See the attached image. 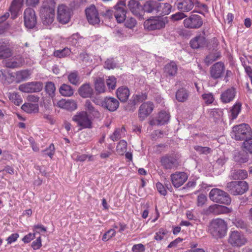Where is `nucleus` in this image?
<instances>
[{"instance_id": "1", "label": "nucleus", "mask_w": 252, "mask_h": 252, "mask_svg": "<svg viewBox=\"0 0 252 252\" xmlns=\"http://www.w3.org/2000/svg\"><path fill=\"white\" fill-rule=\"evenodd\" d=\"M227 224L223 219L217 218L212 220L209 223L208 232L216 238H221L226 235Z\"/></svg>"}, {"instance_id": "2", "label": "nucleus", "mask_w": 252, "mask_h": 252, "mask_svg": "<svg viewBox=\"0 0 252 252\" xmlns=\"http://www.w3.org/2000/svg\"><path fill=\"white\" fill-rule=\"evenodd\" d=\"M231 136L236 140L243 141L252 137V130L247 124H241L232 128Z\"/></svg>"}, {"instance_id": "3", "label": "nucleus", "mask_w": 252, "mask_h": 252, "mask_svg": "<svg viewBox=\"0 0 252 252\" xmlns=\"http://www.w3.org/2000/svg\"><path fill=\"white\" fill-rule=\"evenodd\" d=\"M249 189L248 183L244 181H231L227 183L225 189L233 195H241Z\"/></svg>"}, {"instance_id": "4", "label": "nucleus", "mask_w": 252, "mask_h": 252, "mask_svg": "<svg viewBox=\"0 0 252 252\" xmlns=\"http://www.w3.org/2000/svg\"><path fill=\"white\" fill-rule=\"evenodd\" d=\"M209 198L214 202L225 205L229 204L231 201L227 192L217 188L211 189L209 193Z\"/></svg>"}, {"instance_id": "5", "label": "nucleus", "mask_w": 252, "mask_h": 252, "mask_svg": "<svg viewBox=\"0 0 252 252\" xmlns=\"http://www.w3.org/2000/svg\"><path fill=\"white\" fill-rule=\"evenodd\" d=\"M179 156L176 154H167L160 158L161 165L165 170H175L179 165Z\"/></svg>"}, {"instance_id": "6", "label": "nucleus", "mask_w": 252, "mask_h": 252, "mask_svg": "<svg viewBox=\"0 0 252 252\" xmlns=\"http://www.w3.org/2000/svg\"><path fill=\"white\" fill-rule=\"evenodd\" d=\"M40 14L43 24L50 25L54 20L55 8L48 3H43L40 10Z\"/></svg>"}, {"instance_id": "7", "label": "nucleus", "mask_w": 252, "mask_h": 252, "mask_svg": "<svg viewBox=\"0 0 252 252\" xmlns=\"http://www.w3.org/2000/svg\"><path fill=\"white\" fill-rule=\"evenodd\" d=\"M166 22L165 18L159 16H153L144 22V27L149 31L160 30L165 27Z\"/></svg>"}, {"instance_id": "8", "label": "nucleus", "mask_w": 252, "mask_h": 252, "mask_svg": "<svg viewBox=\"0 0 252 252\" xmlns=\"http://www.w3.org/2000/svg\"><path fill=\"white\" fill-rule=\"evenodd\" d=\"M92 118H89L87 112L83 111L72 118V120L77 124V125L81 126L82 128H91L92 127Z\"/></svg>"}, {"instance_id": "9", "label": "nucleus", "mask_w": 252, "mask_h": 252, "mask_svg": "<svg viewBox=\"0 0 252 252\" xmlns=\"http://www.w3.org/2000/svg\"><path fill=\"white\" fill-rule=\"evenodd\" d=\"M247 242V240L244 235L239 231H233L229 234L228 242L233 247H241Z\"/></svg>"}, {"instance_id": "10", "label": "nucleus", "mask_w": 252, "mask_h": 252, "mask_svg": "<svg viewBox=\"0 0 252 252\" xmlns=\"http://www.w3.org/2000/svg\"><path fill=\"white\" fill-rule=\"evenodd\" d=\"M43 87V83L41 82H32L20 85L19 90L23 93H36L41 91Z\"/></svg>"}, {"instance_id": "11", "label": "nucleus", "mask_w": 252, "mask_h": 252, "mask_svg": "<svg viewBox=\"0 0 252 252\" xmlns=\"http://www.w3.org/2000/svg\"><path fill=\"white\" fill-rule=\"evenodd\" d=\"M202 24V19L197 14H191L184 20V26L188 29H198Z\"/></svg>"}, {"instance_id": "12", "label": "nucleus", "mask_w": 252, "mask_h": 252, "mask_svg": "<svg viewBox=\"0 0 252 252\" xmlns=\"http://www.w3.org/2000/svg\"><path fill=\"white\" fill-rule=\"evenodd\" d=\"M71 10L64 4L60 5L58 8L57 19L62 24L67 23L71 17Z\"/></svg>"}, {"instance_id": "13", "label": "nucleus", "mask_w": 252, "mask_h": 252, "mask_svg": "<svg viewBox=\"0 0 252 252\" xmlns=\"http://www.w3.org/2000/svg\"><path fill=\"white\" fill-rule=\"evenodd\" d=\"M24 24L29 29L33 28L36 24V16L34 10L31 8H27L24 13Z\"/></svg>"}, {"instance_id": "14", "label": "nucleus", "mask_w": 252, "mask_h": 252, "mask_svg": "<svg viewBox=\"0 0 252 252\" xmlns=\"http://www.w3.org/2000/svg\"><path fill=\"white\" fill-rule=\"evenodd\" d=\"M126 3L121 1L115 6L114 16L118 23H123L126 18Z\"/></svg>"}, {"instance_id": "15", "label": "nucleus", "mask_w": 252, "mask_h": 252, "mask_svg": "<svg viewBox=\"0 0 252 252\" xmlns=\"http://www.w3.org/2000/svg\"><path fill=\"white\" fill-rule=\"evenodd\" d=\"M85 12L87 20L90 24L95 25L99 23L100 19L98 13L94 5L87 8Z\"/></svg>"}, {"instance_id": "16", "label": "nucleus", "mask_w": 252, "mask_h": 252, "mask_svg": "<svg viewBox=\"0 0 252 252\" xmlns=\"http://www.w3.org/2000/svg\"><path fill=\"white\" fill-rule=\"evenodd\" d=\"M154 104L151 102H147L142 104L138 110V117L140 121L144 120L153 111Z\"/></svg>"}, {"instance_id": "17", "label": "nucleus", "mask_w": 252, "mask_h": 252, "mask_svg": "<svg viewBox=\"0 0 252 252\" xmlns=\"http://www.w3.org/2000/svg\"><path fill=\"white\" fill-rule=\"evenodd\" d=\"M188 176L183 172H176L171 175V180L174 187H181L187 180Z\"/></svg>"}, {"instance_id": "18", "label": "nucleus", "mask_w": 252, "mask_h": 252, "mask_svg": "<svg viewBox=\"0 0 252 252\" xmlns=\"http://www.w3.org/2000/svg\"><path fill=\"white\" fill-rule=\"evenodd\" d=\"M127 7L131 13L139 19H144L143 11L139 1L136 0H130L128 2Z\"/></svg>"}, {"instance_id": "19", "label": "nucleus", "mask_w": 252, "mask_h": 252, "mask_svg": "<svg viewBox=\"0 0 252 252\" xmlns=\"http://www.w3.org/2000/svg\"><path fill=\"white\" fill-rule=\"evenodd\" d=\"M102 106L110 111H116L119 106V102L113 97H106L102 102Z\"/></svg>"}, {"instance_id": "20", "label": "nucleus", "mask_w": 252, "mask_h": 252, "mask_svg": "<svg viewBox=\"0 0 252 252\" xmlns=\"http://www.w3.org/2000/svg\"><path fill=\"white\" fill-rule=\"evenodd\" d=\"M84 107L85 111L87 112L91 118L93 119L100 118L101 113L94 107V105L90 100H86Z\"/></svg>"}, {"instance_id": "21", "label": "nucleus", "mask_w": 252, "mask_h": 252, "mask_svg": "<svg viewBox=\"0 0 252 252\" xmlns=\"http://www.w3.org/2000/svg\"><path fill=\"white\" fill-rule=\"evenodd\" d=\"M207 44L206 38L201 34L196 35L190 41V47L194 49L203 48L207 45Z\"/></svg>"}, {"instance_id": "22", "label": "nucleus", "mask_w": 252, "mask_h": 252, "mask_svg": "<svg viewBox=\"0 0 252 252\" xmlns=\"http://www.w3.org/2000/svg\"><path fill=\"white\" fill-rule=\"evenodd\" d=\"M224 63L221 62L215 63L210 69V74L214 79H218L221 77L224 71Z\"/></svg>"}, {"instance_id": "23", "label": "nucleus", "mask_w": 252, "mask_h": 252, "mask_svg": "<svg viewBox=\"0 0 252 252\" xmlns=\"http://www.w3.org/2000/svg\"><path fill=\"white\" fill-rule=\"evenodd\" d=\"M226 208L219 205L217 204H214L210 206L209 207L204 209L202 210V214L206 215H209L210 214H213L215 215H218L220 214L223 213Z\"/></svg>"}, {"instance_id": "24", "label": "nucleus", "mask_w": 252, "mask_h": 252, "mask_svg": "<svg viewBox=\"0 0 252 252\" xmlns=\"http://www.w3.org/2000/svg\"><path fill=\"white\" fill-rule=\"evenodd\" d=\"M176 4L178 9L183 12H189L194 7L192 0H177Z\"/></svg>"}, {"instance_id": "25", "label": "nucleus", "mask_w": 252, "mask_h": 252, "mask_svg": "<svg viewBox=\"0 0 252 252\" xmlns=\"http://www.w3.org/2000/svg\"><path fill=\"white\" fill-rule=\"evenodd\" d=\"M158 9V1L155 0H148L145 1L143 10L145 12L151 13L154 11L157 13Z\"/></svg>"}, {"instance_id": "26", "label": "nucleus", "mask_w": 252, "mask_h": 252, "mask_svg": "<svg viewBox=\"0 0 252 252\" xmlns=\"http://www.w3.org/2000/svg\"><path fill=\"white\" fill-rule=\"evenodd\" d=\"M57 105L59 107L69 111H73L77 108V104L73 100L62 99L58 102Z\"/></svg>"}, {"instance_id": "27", "label": "nucleus", "mask_w": 252, "mask_h": 252, "mask_svg": "<svg viewBox=\"0 0 252 252\" xmlns=\"http://www.w3.org/2000/svg\"><path fill=\"white\" fill-rule=\"evenodd\" d=\"M235 94V89L234 88H230L222 93L220 99L223 103H229L234 99Z\"/></svg>"}, {"instance_id": "28", "label": "nucleus", "mask_w": 252, "mask_h": 252, "mask_svg": "<svg viewBox=\"0 0 252 252\" xmlns=\"http://www.w3.org/2000/svg\"><path fill=\"white\" fill-rule=\"evenodd\" d=\"M12 54V50L9 46L4 42H0V60L9 58Z\"/></svg>"}, {"instance_id": "29", "label": "nucleus", "mask_w": 252, "mask_h": 252, "mask_svg": "<svg viewBox=\"0 0 252 252\" xmlns=\"http://www.w3.org/2000/svg\"><path fill=\"white\" fill-rule=\"evenodd\" d=\"M117 96L121 102H126L129 95L128 88L122 86L118 88L116 91Z\"/></svg>"}, {"instance_id": "30", "label": "nucleus", "mask_w": 252, "mask_h": 252, "mask_svg": "<svg viewBox=\"0 0 252 252\" xmlns=\"http://www.w3.org/2000/svg\"><path fill=\"white\" fill-rule=\"evenodd\" d=\"M78 92L82 97H91L93 94V89L89 84H84L79 88Z\"/></svg>"}, {"instance_id": "31", "label": "nucleus", "mask_w": 252, "mask_h": 252, "mask_svg": "<svg viewBox=\"0 0 252 252\" xmlns=\"http://www.w3.org/2000/svg\"><path fill=\"white\" fill-rule=\"evenodd\" d=\"M189 96V92L184 88L179 89L176 93V99L180 102H186Z\"/></svg>"}, {"instance_id": "32", "label": "nucleus", "mask_w": 252, "mask_h": 252, "mask_svg": "<svg viewBox=\"0 0 252 252\" xmlns=\"http://www.w3.org/2000/svg\"><path fill=\"white\" fill-rule=\"evenodd\" d=\"M177 65L173 61L166 64L164 66V72L167 76H175L177 73Z\"/></svg>"}, {"instance_id": "33", "label": "nucleus", "mask_w": 252, "mask_h": 252, "mask_svg": "<svg viewBox=\"0 0 252 252\" xmlns=\"http://www.w3.org/2000/svg\"><path fill=\"white\" fill-rule=\"evenodd\" d=\"M172 7V5L169 3L158 2L157 13L162 16L168 15L171 12Z\"/></svg>"}, {"instance_id": "34", "label": "nucleus", "mask_w": 252, "mask_h": 252, "mask_svg": "<svg viewBox=\"0 0 252 252\" xmlns=\"http://www.w3.org/2000/svg\"><path fill=\"white\" fill-rule=\"evenodd\" d=\"M221 53L220 51L217 50L213 51L210 52L204 59V63L207 65H209L213 62L220 59Z\"/></svg>"}, {"instance_id": "35", "label": "nucleus", "mask_w": 252, "mask_h": 252, "mask_svg": "<svg viewBox=\"0 0 252 252\" xmlns=\"http://www.w3.org/2000/svg\"><path fill=\"white\" fill-rule=\"evenodd\" d=\"M234 159L239 163L246 162L249 159V156L245 151H235L234 154Z\"/></svg>"}, {"instance_id": "36", "label": "nucleus", "mask_w": 252, "mask_h": 252, "mask_svg": "<svg viewBox=\"0 0 252 252\" xmlns=\"http://www.w3.org/2000/svg\"><path fill=\"white\" fill-rule=\"evenodd\" d=\"M38 104L37 103H25L21 108L28 113H36L38 111Z\"/></svg>"}, {"instance_id": "37", "label": "nucleus", "mask_w": 252, "mask_h": 252, "mask_svg": "<svg viewBox=\"0 0 252 252\" xmlns=\"http://www.w3.org/2000/svg\"><path fill=\"white\" fill-rule=\"evenodd\" d=\"M23 0H13L10 7L11 14L14 17L16 16L18 11L22 6Z\"/></svg>"}, {"instance_id": "38", "label": "nucleus", "mask_w": 252, "mask_h": 252, "mask_svg": "<svg viewBox=\"0 0 252 252\" xmlns=\"http://www.w3.org/2000/svg\"><path fill=\"white\" fill-rule=\"evenodd\" d=\"M248 173L245 170H235L231 172V177L234 180H242L247 178Z\"/></svg>"}, {"instance_id": "39", "label": "nucleus", "mask_w": 252, "mask_h": 252, "mask_svg": "<svg viewBox=\"0 0 252 252\" xmlns=\"http://www.w3.org/2000/svg\"><path fill=\"white\" fill-rule=\"evenodd\" d=\"M241 109L240 103H235L231 108L229 112V118L231 120L236 119L240 113Z\"/></svg>"}, {"instance_id": "40", "label": "nucleus", "mask_w": 252, "mask_h": 252, "mask_svg": "<svg viewBox=\"0 0 252 252\" xmlns=\"http://www.w3.org/2000/svg\"><path fill=\"white\" fill-rule=\"evenodd\" d=\"M59 91L60 94L64 96H70L74 93L72 87L67 84H63L60 88Z\"/></svg>"}, {"instance_id": "41", "label": "nucleus", "mask_w": 252, "mask_h": 252, "mask_svg": "<svg viewBox=\"0 0 252 252\" xmlns=\"http://www.w3.org/2000/svg\"><path fill=\"white\" fill-rule=\"evenodd\" d=\"M169 113L165 111H161L158 114V116L157 119L158 125H164L169 121Z\"/></svg>"}, {"instance_id": "42", "label": "nucleus", "mask_w": 252, "mask_h": 252, "mask_svg": "<svg viewBox=\"0 0 252 252\" xmlns=\"http://www.w3.org/2000/svg\"><path fill=\"white\" fill-rule=\"evenodd\" d=\"M68 80L71 84L74 85H78L80 83V77L76 71L71 72L68 74Z\"/></svg>"}, {"instance_id": "43", "label": "nucleus", "mask_w": 252, "mask_h": 252, "mask_svg": "<svg viewBox=\"0 0 252 252\" xmlns=\"http://www.w3.org/2000/svg\"><path fill=\"white\" fill-rule=\"evenodd\" d=\"M95 91L98 93H104L105 91V86L104 80L101 78H98L95 81L94 83Z\"/></svg>"}, {"instance_id": "44", "label": "nucleus", "mask_w": 252, "mask_h": 252, "mask_svg": "<svg viewBox=\"0 0 252 252\" xmlns=\"http://www.w3.org/2000/svg\"><path fill=\"white\" fill-rule=\"evenodd\" d=\"M31 74L29 70H22L19 71H17L16 73V78L17 79V81L18 82L24 81L27 79Z\"/></svg>"}, {"instance_id": "45", "label": "nucleus", "mask_w": 252, "mask_h": 252, "mask_svg": "<svg viewBox=\"0 0 252 252\" xmlns=\"http://www.w3.org/2000/svg\"><path fill=\"white\" fill-rule=\"evenodd\" d=\"M71 50L68 48H64L62 50H56L54 52V55L55 57L61 58H64L70 55Z\"/></svg>"}, {"instance_id": "46", "label": "nucleus", "mask_w": 252, "mask_h": 252, "mask_svg": "<svg viewBox=\"0 0 252 252\" xmlns=\"http://www.w3.org/2000/svg\"><path fill=\"white\" fill-rule=\"evenodd\" d=\"M45 91L46 93L53 97L55 96V92L56 91L55 85L52 82H48L45 85Z\"/></svg>"}, {"instance_id": "47", "label": "nucleus", "mask_w": 252, "mask_h": 252, "mask_svg": "<svg viewBox=\"0 0 252 252\" xmlns=\"http://www.w3.org/2000/svg\"><path fill=\"white\" fill-rule=\"evenodd\" d=\"M127 148V143L125 140H121L118 144L116 150L120 155H123L126 151Z\"/></svg>"}, {"instance_id": "48", "label": "nucleus", "mask_w": 252, "mask_h": 252, "mask_svg": "<svg viewBox=\"0 0 252 252\" xmlns=\"http://www.w3.org/2000/svg\"><path fill=\"white\" fill-rule=\"evenodd\" d=\"M9 99L16 105H19L22 103V98L20 95H19L17 93H10L9 95Z\"/></svg>"}, {"instance_id": "49", "label": "nucleus", "mask_w": 252, "mask_h": 252, "mask_svg": "<svg viewBox=\"0 0 252 252\" xmlns=\"http://www.w3.org/2000/svg\"><path fill=\"white\" fill-rule=\"evenodd\" d=\"M125 131V128L123 127L121 128H117L113 133L110 136L111 139L113 141H116L121 138V133Z\"/></svg>"}, {"instance_id": "50", "label": "nucleus", "mask_w": 252, "mask_h": 252, "mask_svg": "<svg viewBox=\"0 0 252 252\" xmlns=\"http://www.w3.org/2000/svg\"><path fill=\"white\" fill-rule=\"evenodd\" d=\"M167 232L166 229L161 228L156 233L154 238L158 241H160L164 239Z\"/></svg>"}, {"instance_id": "51", "label": "nucleus", "mask_w": 252, "mask_h": 252, "mask_svg": "<svg viewBox=\"0 0 252 252\" xmlns=\"http://www.w3.org/2000/svg\"><path fill=\"white\" fill-rule=\"evenodd\" d=\"M41 152L45 155L49 156L52 158L55 153V148L53 144H51L46 149L42 150Z\"/></svg>"}, {"instance_id": "52", "label": "nucleus", "mask_w": 252, "mask_h": 252, "mask_svg": "<svg viewBox=\"0 0 252 252\" xmlns=\"http://www.w3.org/2000/svg\"><path fill=\"white\" fill-rule=\"evenodd\" d=\"M106 82L109 89L113 90L116 88L117 79L114 76H109L106 79Z\"/></svg>"}, {"instance_id": "53", "label": "nucleus", "mask_w": 252, "mask_h": 252, "mask_svg": "<svg viewBox=\"0 0 252 252\" xmlns=\"http://www.w3.org/2000/svg\"><path fill=\"white\" fill-rule=\"evenodd\" d=\"M194 149L200 154L207 155L212 152L211 149L208 147L195 146L194 147Z\"/></svg>"}, {"instance_id": "54", "label": "nucleus", "mask_w": 252, "mask_h": 252, "mask_svg": "<svg viewBox=\"0 0 252 252\" xmlns=\"http://www.w3.org/2000/svg\"><path fill=\"white\" fill-rule=\"evenodd\" d=\"M243 146L245 150L252 154V138H249L244 141Z\"/></svg>"}, {"instance_id": "55", "label": "nucleus", "mask_w": 252, "mask_h": 252, "mask_svg": "<svg viewBox=\"0 0 252 252\" xmlns=\"http://www.w3.org/2000/svg\"><path fill=\"white\" fill-rule=\"evenodd\" d=\"M116 234V231L113 229H110L107 231L102 237V240L107 241L110 239L112 237L114 236Z\"/></svg>"}, {"instance_id": "56", "label": "nucleus", "mask_w": 252, "mask_h": 252, "mask_svg": "<svg viewBox=\"0 0 252 252\" xmlns=\"http://www.w3.org/2000/svg\"><path fill=\"white\" fill-rule=\"evenodd\" d=\"M21 63L13 60H9L6 63V66L10 68H14L20 67Z\"/></svg>"}, {"instance_id": "57", "label": "nucleus", "mask_w": 252, "mask_h": 252, "mask_svg": "<svg viewBox=\"0 0 252 252\" xmlns=\"http://www.w3.org/2000/svg\"><path fill=\"white\" fill-rule=\"evenodd\" d=\"M233 223L237 228L244 229L247 227L246 223L240 219H236L235 220H233Z\"/></svg>"}, {"instance_id": "58", "label": "nucleus", "mask_w": 252, "mask_h": 252, "mask_svg": "<svg viewBox=\"0 0 252 252\" xmlns=\"http://www.w3.org/2000/svg\"><path fill=\"white\" fill-rule=\"evenodd\" d=\"M136 24V20L132 17L128 18L125 22V26L126 28L129 29H132Z\"/></svg>"}, {"instance_id": "59", "label": "nucleus", "mask_w": 252, "mask_h": 252, "mask_svg": "<svg viewBox=\"0 0 252 252\" xmlns=\"http://www.w3.org/2000/svg\"><path fill=\"white\" fill-rule=\"evenodd\" d=\"M114 35L118 38H122L126 36V33L123 29L117 28L113 32Z\"/></svg>"}, {"instance_id": "60", "label": "nucleus", "mask_w": 252, "mask_h": 252, "mask_svg": "<svg viewBox=\"0 0 252 252\" xmlns=\"http://www.w3.org/2000/svg\"><path fill=\"white\" fill-rule=\"evenodd\" d=\"M202 98L206 104H211L214 100L213 95L210 93L203 94Z\"/></svg>"}, {"instance_id": "61", "label": "nucleus", "mask_w": 252, "mask_h": 252, "mask_svg": "<svg viewBox=\"0 0 252 252\" xmlns=\"http://www.w3.org/2000/svg\"><path fill=\"white\" fill-rule=\"evenodd\" d=\"M207 200L206 196L204 194H200L197 197V204L198 206L202 207Z\"/></svg>"}, {"instance_id": "62", "label": "nucleus", "mask_w": 252, "mask_h": 252, "mask_svg": "<svg viewBox=\"0 0 252 252\" xmlns=\"http://www.w3.org/2000/svg\"><path fill=\"white\" fill-rule=\"evenodd\" d=\"M187 17L183 12H178L171 15V19L173 21H179Z\"/></svg>"}, {"instance_id": "63", "label": "nucleus", "mask_w": 252, "mask_h": 252, "mask_svg": "<svg viewBox=\"0 0 252 252\" xmlns=\"http://www.w3.org/2000/svg\"><path fill=\"white\" fill-rule=\"evenodd\" d=\"M80 39L78 33L73 34L69 38V41L70 44L73 46H76Z\"/></svg>"}, {"instance_id": "64", "label": "nucleus", "mask_w": 252, "mask_h": 252, "mask_svg": "<svg viewBox=\"0 0 252 252\" xmlns=\"http://www.w3.org/2000/svg\"><path fill=\"white\" fill-rule=\"evenodd\" d=\"M156 187L157 190L160 194L162 195H165L166 194L167 191L165 189L164 186L161 183H160V182L157 183L156 185Z\"/></svg>"}]
</instances>
